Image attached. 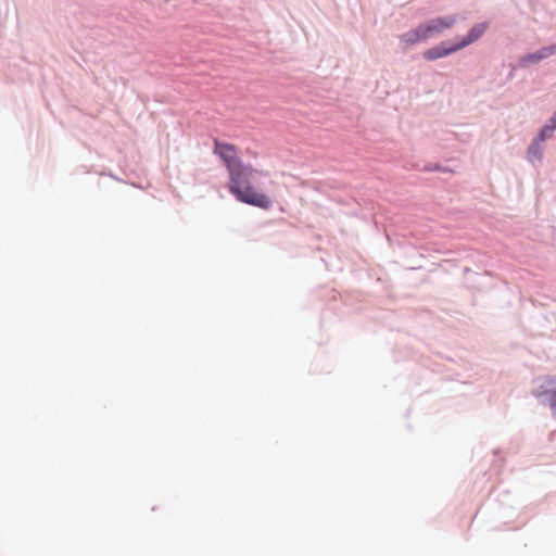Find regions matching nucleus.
<instances>
[{"label": "nucleus", "instance_id": "nucleus-6", "mask_svg": "<svg viewBox=\"0 0 556 556\" xmlns=\"http://www.w3.org/2000/svg\"><path fill=\"white\" fill-rule=\"evenodd\" d=\"M427 40L424 31H421V26L419 25L415 29H412L401 36V41L405 45L412 46L418 43L420 41Z\"/></svg>", "mask_w": 556, "mask_h": 556}, {"label": "nucleus", "instance_id": "nucleus-3", "mask_svg": "<svg viewBox=\"0 0 556 556\" xmlns=\"http://www.w3.org/2000/svg\"><path fill=\"white\" fill-rule=\"evenodd\" d=\"M556 53V45L544 47L534 53H529L520 58L519 65L521 67L529 66L530 64L539 63L540 61L549 58Z\"/></svg>", "mask_w": 556, "mask_h": 556}, {"label": "nucleus", "instance_id": "nucleus-10", "mask_svg": "<svg viewBox=\"0 0 556 556\" xmlns=\"http://www.w3.org/2000/svg\"><path fill=\"white\" fill-rule=\"evenodd\" d=\"M547 125H549V128L553 131L556 129V113L552 116V118L549 119V123Z\"/></svg>", "mask_w": 556, "mask_h": 556}, {"label": "nucleus", "instance_id": "nucleus-5", "mask_svg": "<svg viewBox=\"0 0 556 556\" xmlns=\"http://www.w3.org/2000/svg\"><path fill=\"white\" fill-rule=\"evenodd\" d=\"M458 50H459V47H457V45H454L450 48H445L443 45H438V46L432 47L431 49L425 51L424 58L428 61H433V60L450 55Z\"/></svg>", "mask_w": 556, "mask_h": 556}, {"label": "nucleus", "instance_id": "nucleus-8", "mask_svg": "<svg viewBox=\"0 0 556 556\" xmlns=\"http://www.w3.org/2000/svg\"><path fill=\"white\" fill-rule=\"evenodd\" d=\"M545 394L549 395V406L553 408L554 413L556 414V390L547 391V392H536L535 396L541 397Z\"/></svg>", "mask_w": 556, "mask_h": 556}, {"label": "nucleus", "instance_id": "nucleus-7", "mask_svg": "<svg viewBox=\"0 0 556 556\" xmlns=\"http://www.w3.org/2000/svg\"><path fill=\"white\" fill-rule=\"evenodd\" d=\"M541 142L538 140H534L533 143L528 149V157L529 160H541L542 156V150L540 147Z\"/></svg>", "mask_w": 556, "mask_h": 556}, {"label": "nucleus", "instance_id": "nucleus-2", "mask_svg": "<svg viewBox=\"0 0 556 556\" xmlns=\"http://www.w3.org/2000/svg\"><path fill=\"white\" fill-rule=\"evenodd\" d=\"M456 22L454 16H443L433 18L427 23L420 24L421 31L429 39L435 35L443 33L445 29L451 28Z\"/></svg>", "mask_w": 556, "mask_h": 556}, {"label": "nucleus", "instance_id": "nucleus-9", "mask_svg": "<svg viewBox=\"0 0 556 556\" xmlns=\"http://www.w3.org/2000/svg\"><path fill=\"white\" fill-rule=\"evenodd\" d=\"M553 135V130L549 128V125H545L540 134L538 135L536 139L538 141L540 142H543L544 140H546L547 138H551Z\"/></svg>", "mask_w": 556, "mask_h": 556}, {"label": "nucleus", "instance_id": "nucleus-1", "mask_svg": "<svg viewBox=\"0 0 556 556\" xmlns=\"http://www.w3.org/2000/svg\"><path fill=\"white\" fill-rule=\"evenodd\" d=\"M214 153L225 162L228 168L229 190L237 200L262 208L270 206L269 198L255 187L257 178L262 174L251 166L244 165L239 160L233 146L216 141Z\"/></svg>", "mask_w": 556, "mask_h": 556}, {"label": "nucleus", "instance_id": "nucleus-4", "mask_svg": "<svg viewBox=\"0 0 556 556\" xmlns=\"http://www.w3.org/2000/svg\"><path fill=\"white\" fill-rule=\"evenodd\" d=\"M488 23H480V24H476L467 34L466 37L463 38V40L457 45V47H459V50L469 46L470 43L477 41L483 34L484 31L486 30L488 28Z\"/></svg>", "mask_w": 556, "mask_h": 556}]
</instances>
